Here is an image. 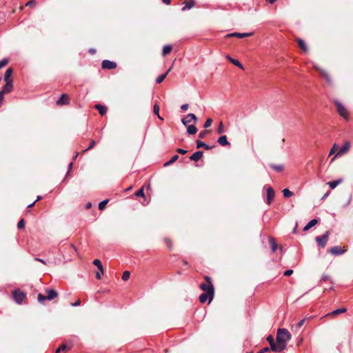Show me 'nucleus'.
Instances as JSON below:
<instances>
[{
	"label": "nucleus",
	"instance_id": "obj_1",
	"mask_svg": "<svg viewBox=\"0 0 353 353\" xmlns=\"http://www.w3.org/2000/svg\"><path fill=\"white\" fill-rule=\"evenodd\" d=\"M291 337L292 335L287 329L279 328L278 330L276 340L279 348V352L285 349L287 343L290 340Z\"/></svg>",
	"mask_w": 353,
	"mask_h": 353
},
{
	"label": "nucleus",
	"instance_id": "obj_2",
	"mask_svg": "<svg viewBox=\"0 0 353 353\" xmlns=\"http://www.w3.org/2000/svg\"><path fill=\"white\" fill-rule=\"evenodd\" d=\"M206 283H201L200 285V288L204 291V292H206V293H210L211 294H214V286L212 285V281H211V279L209 276H205L204 277Z\"/></svg>",
	"mask_w": 353,
	"mask_h": 353
},
{
	"label": "nucleus",
	"instance_id": "obj_3",
	"mask_svg": "<svg viewBox=\"0 0 353 353\" xmlns=\"http://www.w3.org/2000/svg\"><path fill=\"white\" fill-rule=\"evenodd\" d=\"M334 103L336 106V110L339 115L343 117L344 119H347L348 118L349 114L347 110L339 101L334 100Z\"/></svg>",
	"mask_w": 353,
	"mask_h": 353
},
{
	"label": "nucleus",
	"instance_id": "obj_4",
	"mask_svg": "<svg viewBox=\"0 0 353 353\" xmlns=\"http://www.w3.org/2000/svg\"><path fill=\"white\" fill-rule=\"evenodd\" d=\"M14 301L18 304H21L26 298V294L19 290H15L12 292Z\"/></svg>",
	"mask_w": 353,
	"mask_h": 353
},
{
	"label": "nucleus",
	"instance_id": "obj_5",
	"mask_svg": "<svg viewBox=\"0 0 353 353\" xmlns=\"http://www.w3.org/2000/svg\"><path fill=\"white\" fill-rule=\"evenodd\" d=\"M328 237H329V232H326L323 235L316 236L315 240H316V243H318L319 246L323 248L325 247V245L327 244Z\"/></svg>",
	"mask_w": 353,
	"mask_h": 353
},
{
	"label": "nucleus",
	"instance_id": "obj_6",
	"mask_svg": "<svg viewBox=\"0 0 353 353\" xmlns=\"http://www.w3.org/2000/svg\"><path fill=\"white\" fill-rule=\"evenodd\" d=\"M93 264L97 267V270H99L96 273V278L97 279H100L101 278V274H103V268L101 261L99 259H95L93 261Z\"/></svg>",
	"mask_w": 353,
	"mask_h": 353
},
{
	"label": "nucleus",
	"instance_id": "obj_7",
	"mask_svg": "<svg viewBox=\"0 0 353 353\" xmlns=\"http://www.w3.org/2000/svg\"><path fill=\"white\" fill-rule=\"evenodd\" d=\"M192 121L196 123L197 121V117L194 114L189 113L185 118L182 119L181 122L184 125H188Z\"/></svg>",
	"mask_w": 353,
	"mask_h": 353
},
{
	"label": "nucleus",
	"instance_id": "obj_8",
	"mask_svg": "<svg viewBox=\"0 0 353 353\" xmlns=\"http://www.w3.org/2000/svg\"><path fill=\"white\" fill-rule=\"evenodd\" d=\"M266 340L270 343V348L273 352H279L277 341H276V342H274V338L272 335H269Z\"/></svg>",
	"mask_w": 353,
	"mask_h": 353
},
{
	"label": "nucleus",
	"instance_id": "obj_9",
	"mask_svg": "<svg viewBox=\"0 0 353 353\" xmlns=\"http://www.w3.org/2000/svg\"><path fill=\"white\" fill-rule=\"evenodd\" d=\"M314 68L318 70L319 72H320L321 74L322 75V77L326 80L327 83L328 84H332V79H331V77H330V75L328 74V73L323 70V69H321L318 65H314Z\"/></svg>",
	"mask_w": 353,
	"mask_h": 353
},
{
	"label": "nucleus",
	"instance_id": "obj_10",
	"mask_svg": "<svg viewBox=\"0 0 353 353\" xmlns=\"http://www.w3.org/2000/svg\"><path fill=\"white\" fill-rule=\"evenodd\" d=\"M328 252L334 256H339L343 254L345 252V250L340 246H334L328 250Z\"/></svg>",
	"mask_w": 353,
	"mask_h": 353
},
{
	"label": "nucleus",
	"instance_id": "obj_11",
	"mask_svg": "<svg viewBox=\"0 0 353 353\" xmlns=\"http://www.w3.org/2000/svg\"><path fill=\"white\" fill-rule=\"evenodd\" d=\"M213 298H214V294H212V296H211L210 293L203 292L199 296V299L201 303H204L205 302H206V301L208 299H209V302H211L212 301Z\"/></svg>",
	"mask_w": 353,
	"mask_h": 353
},
{
	"label": "nucleus",
	"instance_id": "obj_12",
	"mask_svg": "<svg viewBox=\"0 0 353 353\" xmlns=\"http://www.w3.org/2000/svg\"><path fill=\"white\" fill-rule=\"evenodd\" d=\"M117 67L116 62L105 59L102 61V68L103 69H114Z\"/></svg>",
	"mask_w": 353,
	"mask_h": 353
},
{
	"label": "nucleus",
	"instance_id": "obj_13",
	"mask_svg": "<svg viewBox=\"0 0 353 353\" xmlns=\"http://www.w3.org/2000/svg\"><path fill=\"white\" fill-rule=\"evenodd\" d=\"M70 102L69 97L66 94H62L59 99L57 101V104L59 105H67Z\"/></svg>",
	"mask_w": 353,
	"mask_h": 353
},
{
	"label": "nucleus",
	"instance_id": "obj_14",
	"mask_svg": "<svg viewBox=\"0 0 353 353\" xmlns=\"http://www.w3.org/2000/svg\"><path fill=\"white\" fill-rule=\"evenodd\" d=\"M252 34H253L252 32H248V33L234 32V33L228 34L226 35V37H238V38H240V39H243V38H245V37H250Z\"/></svg>",
	"mask_w": 353,
	"mask_h": 353
},
{
	"label": "nucleus",
	"instance_id": "obj_15",
	"mask_svg": "<svg viewBox=\"0 0 353 353\" xmlns=\"http://www.w3.org/2000/svg\"><path fill=\"white\" fill-rule=\"evenodd\" d=\"M274 197V191L271 187H268L267 189V201L268 204H270Z\"/></svg>",
	"mask_w": 353,
	"mask_h": 353
},
{
	"label": "nucleus",
	"instance_id": "obj_16",
	"mask_svg": "<svg viewBox=\"0 0 353 353\" xmlns=\"http://www.w3.org/2000/svg\"><path fill=\"white\" fill-rule=\"evenodd\" d=\"M13 89L12 83L6 82V85L3 87L2 90L0 92H2L3 94L10 93Z\"/></svg>",
	"mask_w": 353,
	"mask_h": 353
},
{
	"label": "nucleus",
	"instance_id": "obj_17",
	"mask_svg": "<svg viewBox=\"0 0 353 353\" xmlns=\"http://www.w3.org/2000/svg\"><path fill=\"white\" fill-rule=\"evenodd\" d=\"M46 294H47L46 298L49 301L53 300L54 298H56L58 296V293L53 289L46 290Z\"/></svg>",
	"mask_w": 353,
	"mask_h": 353
},
{
	"label": "nucleus",
	"instance_id": "obj_18",
	"mask_svg": "<svg viewBox=\"0 0 353 353\" xmlns=\"http://www.w3.org/2000/svg\"><path fill=\"white\" fill-rule=\"evenodd\" d=\"M203 152L202 151H197L193 153L190 157V159L194 161H198L203 157Z\"/></svg>",
	"mask_w": 353,
	"mask_h": 353
},
{
	"label": "nucleus",
	"instance_id": "obj_19",
	"mask_svg": "<svg viewBox=\"0 0 353 353\" xmlns=\"http://www.w3.org/2000/svg\"><path fill=\"white\" fill-rule=\"evenodd\" d=\"M183 4H185V6L182 8L181 10L184 11L186 9H191L194 6L195 2L194 0H185L183 2Z\"/></svg>",
	"mask_w": 353,
	"mask_h": 353
},
{
	"label": "nucleus",
	"instance_id": "obj_20",
	"mask_svg": "<svg viewBox=\"0 0 353 353\" xmlns=\"http://www.w3.org/2000/svg\"><path fill=\"white\" fill-rule=\"evenodd\" d=\"M12 74V69L8 68L4 74V81L5 82H10L12 83V80L11 79V75Z\"/></svg>",
	"mask_w": 353,
	"mask_h": 353
},
{
	"label": "nucleus",
	"instance_id": "obj_21",
	"mask_svg": "<svg viewBox=\"0 0 353 353\" xmlns=\"http://www.w3.org/2000/svg\"><path fill=\"white\" fill-rule=\"evenodd\" d=\"M196 143L197 148H203L205 150H208L212 148V146H210L208 144H207L200 140H197L196 141Z\"/></svg>",
	"mask_w": 353,
	"mask_h": 353
},
{
	"label": "nucleus",
	"instance_id": "obj_22",
	"mask_svg": "<svg viewBox=\"0 0 353 353\" xmlns=\"http://www.w3.org/2000/svg\"><path fill=\"white\" fill-rule=\"evenodd\" d=\"M227 59L230 61L231 63H232L234 65L240 68L242 70H244V67L243 65L241 63V62L239 61H238L237 59H233L232 57H231L230 56H227Z\"/></svg>",
	"mask_w": 353,
	"mask_h": 353
},
{
	"label": "nucleus",
	"instance_id": "obj_23",
	"mask_svg": "<svg viewBox=\"0 0 353 353\" xmlns=\"http://www.w3.org/2000/svg\"><path fill=\"white\" fill-rule=\"evenodd\" d=\"M217 142L222 146L229 145L230 143L228 141L226 135H222L219 139Z\"/></svg>",
	"mask_w": 353,
	"mask_h": 353
},
{
	"label": "nucleus",
	"instance_id": "obj_24",
	"mask_svg": "<svg viewBox=\"0 0 353 353\" xmlns=\"http://www.w3.org/2000/svg\"><path fill=\"white\" fill-rule=\"evenodd\" d=\"M318 223V220L316 219H313L310 220L307 224L304 227L303 230L306 231L310 229L312 227L314 226Z\"/></svg>",
	"mask_w": 353,
	"mask_h": 353
},
{
	"label": "nucleus",
	"instance_id": "obj_25",
	"mask_svg": "<svg viewBox=\"0 0 353 353\" xmlns=\"http://www.w3.org/2000/svg\"><path fill=\"white\" fill-rule=\"evenodd\" d=\"M269 242L272 252H275L278 248L277 243L273 237L269 238Z\"/></svg>",
	"mask_w": 353,
	"mask_h": 353
},
{
	"label": "nucleus",
	"instance_id": "obj_26",
	"mask_svg": "<svg viewBox=\"0 0 353 353\" xmlns=\"http://www.w3.org/2000/svg\"><path fill=\"white\" fill-rule=\"evenodd\" d=\"M350 148V143H345L339 150L336 155H341L346 152Z\"/></svg>",
	"mask_w": 353,
	"mask_h": 353
},
{
	"label": "nucleus",
	"instance_id": "obj_27",
	"mask_svg": "<svg viewBox=\"0 0 353 353\" xmlns=\"http://www.w3.org/2000/svg\"><path fill=\"white\" fill-rule=\"evenodd\" d=\"M343 179H339L336 181H332L327 183V184L330 186V188L334 189L339 184L342 182Z\"/></svg>",
	"mask_w": 353,
	"mask_h": 353
},
{
	"label": "nucleus",
	"instance_id": "obj_28",
	"mask_svg": "<svg viewBox=\"0 0 353 353\" xmlns=\"http://www.w3.org/2000/svg\"><path fill=\"white\" fill-rule=\"evenodd\" d=\"M296 41L299 44V46L302 49V50H303L304 52H307L308 48L304 41L299 38L297 39Z\"/></svg>",
	"mask_w": 353,
	"mask_h": 353
},
{
	"label": "nucleus",
	"instance_id": "obj_29",
	"mask_svg": "<svg viewBox=\"0 0 353 353\" xmlns=\"http://www.w3.org/2000/svg\"><path fill=\"white\" fill-rule=\"evenodd\" d=\"M346 311H347V309L345 307H342V308H339V309L333 310L332 312L327 314V315H332V316L339 315L342 313H345Z\"/></svg>",
	"mask_w": 353,
	"mask_h": 353
},
{
	"label": "nucleus",
	"instance_id": "obj_30",
	"mask_svg": "<svg viewBox=\"0 0 353 353\" xmlns=\"http://www.w3.org/2000/svg\"><path fill=\"white\" fill-rule=\"evenodd\" d=\"M171 68H172V67H170L165 73L159 75L156 79V83L159 84V83H161V82H163V81L165 79V78L168 75V72L171 70Z\"/></svg>",
	"mask_w": 353,
	"mask_h": 353
},
{
	"label": "nucleus",
	"instance_id": "obj_31",
	"mask_svg": "<svg viewBox=\"0 0 353 353\" xmlns=\"http://www.w3.org/2000/svg\"><path fill=\"white\" fill-rule=\"evenodd\" d=\"M95 108H96V109L98 110V111L101 115L105 114L107 112V108L104 105L97 104L95 105Z\"/></svg>",
	"mask_w": 353,
	"mask_h": 353
},
{
	"label": "nucleus",
	"instance_id": "obj_32",
	"mask_svg": "<svg viewBox=\"0 0 353 353\" xmlns=\"http://www.w3.org/2000/svg\"><path fill=\"white\" fill-rule=\"evenodd\" d=\"M187 126V132L189 134H194L196 133L197 129L194 125H188Z\"/></svg>",
	"mask_w": 353,
	"mask_h": 353
},
{
	"label": "nucleus",
	"instance_id": "obj_33",
	"mask_svg": "<svg viewBox=\"0 0 353 353\" xmlns=\"http://www.w3.org/2000/svg\"><path fill=\"white\" fill-rule=\"evenodd\" d=\"M172 49V47L171 45H166V46H163V50H162L163 55H165V54L170 53L171 52Z\"/></svg>",
	"mask_w": 353,
	"mask_h": 353
},
{
	"label": "nucleus",
	"instance_id": "obj_34",
	"mask_svg": "<svg viewBox=\"0 0 353 353\" xmlns=\"http://www.w3.org/2000/svg\"><path fill=\"white\" fill-rule=\"evenodd\" d=\"M178 159H179V155L175 154L171 158V159L170 161L165 163L164 165L165 166L170 165L172 164L174 162H175Z\"/></svg>",
	"mask_w": 353,
	"mask_h": 353
},
{
	"label": "nucleus",
	"instance_id": "obj_35",
	"mask_svg": "<svg viewBox=\"0 0 353 353\" xmlns=\"http://www.w3.org/2000/svg\"><path fill=\"white\" fill-rule=\"evenodd\" d=\"M159 105L158 104H155L154 105L153 111L154 114L157 115L159 119L163 120V118L159 115Z\"/></svg>",
	"mask_w": 353,
	"mask_h": 353
},
{
	"label": "nucleus",
	"instance_id": "obj_36",
	"mask_svg": "<svg viewBox=\"0 0 353 353\" xmlns=\"http://www.w3.org/2000/svg\"><path fill=\"white\" fill-rule=\"evenodd\" d=\"M108 203V199H105V200H103L102 201H101L99 203V209L100 210H103L107 205V203Z\"/></svg>",
	"mask_w": 353,
	"mask_h": 353
},
{
	"label": "nucleus",
	"instance_id": "obj_37",
	"mask_svg": "<svg viewBox=\"0 0 353 353\" xmlns=\"http://www.w3.org/2000/svg\"><path fill=\"white\" fill-rule=\"evenodd\" d=\"M283 193L284 197H285V198L290 197L294 194L292 192H291L290 190H288L287 188L284 189L283 190Z\"/></svg>",
	"mask_w": 353,
	"mask_h": 353
},
{
	"label": "nucleus",
	"instance_id": "obj_38",
	"mask_svg": "<svg viewBox=\"0 0 353 353\" xmlns=\"http://www.w3.org/2000/svg\"><path fill=\"white\" fill-rule=\"evenodd\" d=\"M135 195L137 196H140V197H144L145 196V194H144V192H143V188H141L140 189H139L136 192H135Z\"/></svg>",
	"mask_w": 353,
	"mask_h": 353
},
{
	"label": "nucleus",
	"instance_id": "obj_39",
	"mask_svg": "<svg viewBox=\"0 0 353 353\" xmlns=\"http://www.w3.org/2000/svg\"><path fill=\"white\" fill-rule=\"evenodd\" d=\"M130 273L129 271L126 270V271L123 272V275H122V279L125 281H127L130 278Z\"/></svg>",
	"mask_w": 353,
	"mask_h": 353
},
{
	"label": "nucleus",
	"instance_id": "obj_40",
	"mask_svg": "<svg viewBox=\"0 0 353 353\" xmlns=\"http://www.w3.org/2000/svg\"><path fill=\"white\" fill-rule=\"evenodd\" d=\"M272 168L277 172H281L283 169V166L282 165H272Z\"/></svg>",
	"mask_w": 353,
	"mask_h": 353
},
{
	"label": "nucleus",
	"instance_id": "obj_41",
	"mask_svg": "<svg viewBox=\"0 0 353 353\" xmlns=\"http://www.w3.org/2000/svg\"><path fill=\"white\" fill-rule=\"evenodd\" d=\"M8 63V59L5 58L0 61V69L6 66Z\"/></svg>",
	"mask_w": 353,
	"mask_h": 353
},
{
	"label": "nucleus",
	"instance_id": "obj_42",
	"mask_svg": "<svg viewBox=\"0 0 353 353\" xmlns=\"http://www.w3.org/2000/svg\"><path fill=\"white\" fill-rule=\"evenodd\" d=\"M38 301L42 303L43 301L48 300L46 296L43 295L42 294H39L37 297Z\"/></svg>",
	"mask_w": 353,
	"mask_h": 353
},
{
	"label": "nucleus",
	"instance_id": "obj_43",
	"mask_svg": "<svg viewBox=\"0 0 353 353\" xmlns=\"http://www.w3.org/2000/svg\"><path fill=\"white\" fill-rule=\"evenodd\" d=\"M66 348H67V346H66L65 344H61L60 345V347L58 349H57L55 353H59L61 351H63V350H66Z\"/></svg>",
	"mask_w": 353,
	"mask_h": 353
},
{
	"label": "nucleus",
	"instance_id": "obj_44",
	"mask_svg": "<svg viewBox=\"0 0 353 353\" xmlns=\"http://www.w3.org/2000/svg\"><path fill=\"white\" fill-rule=\"evenodd\" d=\"M212 122V120L211 119H210V118L207 119V120L205 121V122L203 125V127L205 128H209L211 125Z\"/></svg>",
	"mask_w": 353,
	"mask_h": 353
},
{
	"label": "nucleus",
	"instance_id": "obj_45",
	"mask_svg": "<svg viewBox=\"0 0 353 353\" xmlns=\"http://www.w3.org/2000/svg\"><path fill=\"white\" fill-rule=\"evenodd\" d=\"M224 132V128H223V124L222 122H220L219 125V127L217 128V132L219 134H221Z\"/></svg>",
	"mask_w": 353,
	"mask_h": 353
},
{
	"label": "nucleus",
	"instance_id": "obj_46",
	"mask_svg": "<svg viewBox=\"0 0 353 353\" xmlns=\"http://www.w3.org/2000/svg\"><path fill=\"white\" fill-rule=\"evenodd\" d=\"M96 142L94 140H92L90 143L89 146L85 149L83 152H85L90 149H92L95 145Z\"/></svg>",
	"mask_w": 353,
	"mask_h": 353
},
{
	"label": "nucleus",
	"instance_id": "obj_47",
	"mask_svg": "<svg viewBox=\"0 0 353 353\" xmlns=\"http://www.w3.org/2000/svg\"><path fill=\"white\" fill-rule=\"evenodd\" d=\"M329 281L330 283H332L331 278L327 275H323L321 279V282Z\"/></svg>",
	"mask_w": 353,
	"mask_h": 353
},
{
	"label": "nucleus",
	"instance_id": "obj_48",
	"mask_svg": "<svg viewBox=\"0 0 353 353\" xmlns=\"http://www.w3.org/2000/svg\"><path fill=\"white\" fill-rule=\"evenodd\" d=\"M25 226V223H24V221L23 219H21L18 224H17V227L19 229H23Z\"/></svg>",
	"mask_w": 353,
	"mask_h": 353
},
{
	"label": "nucleus",
	"instance_id": "obj_49",
	"mask_svg": "<svg viewBox=\"0 0 353 353\" xmlns=\"http://www.w3.org/2000/svg\"><path fill=\"white\" fill-rule=\"evenodd\" d=\"M206 134H207V131H205V130L201 131L199 134V137L200 139H203L206 136Z\"/></svg>",
	"mask_w": 353,
	"mask_h": 353
},
{
	"label": "nucleus",
	"instance_id": "obj_50",
	"mask_svg": "<svg viewBox=\"0 0 353 353\" xmlns=\"http://www.w3.org/2000/svg\"><path fill=\"white\" fill-rule=\"evenodd\" d=\"M293 273V270H287L284 272V276H290L291 274H292Z\"/></svg>",
	"mask_w": 353,
	"mask_h": 353
},
{
	"label": "nucleus",
	"instance_id": "obj_51",
	"mask_svg": "<svg viewBox=\"0 0 353 353\" xmlns=\"http://www.w3.org/2000/svg\"><path fill=\"white\" fill-rule=\"evenodd\" d=\"M305 321V319H303L301 320V321L297 323V325H296V327H297V328H300V327H301L303 326V325L304 324Z\"/></svg>",
	"mask_w": 353,
	"mask_h": 353
},
{
	"label": "nucleus",
	"instance_id": "obj_52",
	"mask_svg": "<svg viewBox=\"0 0 353 353\" xmlns=\"http://www.w3.org/2000/svg\"><path fill=\"white\" fill-rule=\"evenodd\" d=\"M177 152L179 154H185L188 152V151L186 150H184V149H182V148H179L177 150Z\"/></svg>",
	"mask_w": 353,
	"mask_h": 353
},
{
	"label": "nucleus",
	"instance_id": "obj_53",
	"mask_svg": "<svg viewBox=\"0 0 353 353\" xmlns=\"http://www.w3.org/2000/svg\"><path fill=\"white\" fill-rule=\"evenodd\" d=\"M270 350L269 347H265L263 349H261L260 351L258 352V353H266Z\"/></svg>",
	"mask_w": 353,
	"mask_h": 353
},
{
	"label": "nucleus",
	"instance_id": "obj_54",
	"mask_svg": "<svg viewBox=\"0 0 353 353\" xmlns=\"http://www.w3.org/2000/svg\"><path fill=\"white\" fill-rule=\"evenodd\" d=\"M189 105L188 103L183 104L181 107L183 111H186L188 109Z\"/></svg>",
	"mask_w": 353,
	"mask_h": 353
},
{
	"label": "nucleus",
	"instance_id": "obj_55",
	"mask_svg": "<svg viewBox=\"0 0 353 353\" xmlns=\"http://www.w3.org/2000/svg\"><path fill=\"white\" fill-rule=\"evenodd\" d=\"M80 304H81V301H80V300L79 299V300H77L76 302H74V303H71V305H72V307H77V306L80 305Z\"/></svg>",
	"mask_w": 353,
	"mask_h": 353
},
{
	"label": "nucleus",
	"instance_id": "obj_56",
	"mask_svg": "<svg viewBox=\"0 0 353 353\" xmlns=\"http://www.w3.org/2000/svg\"><path fill=\"white\" fill-rule=\"evenodd\" d=\"M337 148L336 145L334 144L332 147V148L331 149V150L330 151V155H332V154H334L335 152V149Z\"/></svg>",
	"mask_w": 353,
	"mask_h": 353
},
{
	"label": "nucleus",
	"instance_id": "obj_57",
	"mask_svg": "<svg viewBox=\"0 0 353 353\" xmlns=\"http://www.w3.org/2000/svg\"><path fill=\"white\" fill-rule=\"evenodd\" d=\"M34 260H35V261H39V262L42 263H43V264H44V265H46V261H45V260H43V259H40V258H37V257H36V258H34Z\"/></svg>",
	"mask_w": 353,
	"mask_h": 353
},
{
	"label": "nucleus",
	"instance_id": "obj_58",
	"mask_svg": "<svg viewBox=\"0 0 353 353\" xmlns=\"http://www.w3.org/2000/svg\"><path fill=\"white\" fill-rule=\"evenodd\" d=\"M4 94L2 92H0V106L2 105L3 101Z\"/></svg>",
	"mask_w": 353,
	"mask_h": 353
},
{
	"label": "nucleus",
	"instance_id": "obj_59",
	"mask_svg": "<svg viewBox=\"0 0 353 353\" xmlns=\"http://www.w3.org/2000/svg\"><path fill=\"white\" fill-rule=\"evenodd\" d=\"M34 3H35V1L34 0H32V1H30L27 2L26 6H31L32 4H34Z\"/></svg>",
	"mask_w": 353,
	"mask_h": 353
},
{
	"label": "nucleus",
	"instance_id": "obj_60",
	"mask_svg": "<svg viewBox=\"0 0 353 353\" xmlns=\"http://www.w3.org/2000/svg\"><path fill=\"white\" fill-rule=\"evenodd\" d=\"M168 246L171 248V242L169 239H165Z\"/></svg>",
	"mask_w": 353,
	"mask_h": 353
},
{
	"label": "nucleus",
	"instance_id": "obj_61",
	"mask_svg": "<svg viewBox=\"0 0 353 353\" xmlns=\"http://www.w3.org/2000/svg\"><path fill=\"white\" fill-rule=\"evenodd\" d=\"M89 52L91 53V54H94L96 52V50H95V49L90 48L89 50Z\"/></svg>",
	"mask_w": 353,
	"mask_h": 353
},
{
	"label": "nucleus",
	"instance_id": "obj_62",
	"mask_svg": "<svg viewBox=\"0 0 353 353\" xmlns=\"http://www.w3.org/2000/svg\"><path fill=\"white\" fill-rule=\"evenodd\" d=\"M162 1L166 5H169L170 3V0H162Z\"/></svg>",
	"mask_w": 353,
	"mask_h": 353
},
{
	"label": "nucleus",
	"instance_id": "obj_63",
	"mask_svg": "<svg viewBox=\"0 0 353 353\" xmlns=\"http://www.w3.org/2000/svg\"><path fill=\"white\" fill-rule=\"evenodd\" d=\"M91 206H92V203H91L88 202V203H86V208L87 209L90 208Z\"/></svg>",
	"mask_w": 353,
	"mask_h": 353
},
{
	"label": "nucleus",
	"instance_id": "obj_64",
	"mask_svg": "<svg viewBox=\"0 0 353 353\" xmlns=\"http://www.w3.org/2000/svg\"><path fill=\"white\" fill-rule=\"evenodd\" d=\"M36 203V201H34V202H32V203L29 204L28 205V208H32Z\"/></svg>",
	"mask_w": 353,
	"mask_h": 353
}]
</instances>
